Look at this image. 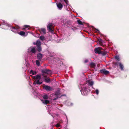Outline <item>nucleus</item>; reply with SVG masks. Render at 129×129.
I'll return each instance as SVG.
<instances>
[{"instance_id": "f257e3e1", "label": "nucleus", "mask_w": 129, "mask_h": 129, "mask_svg": "<svg viewBox=\"0 0 129 129\" xmlns=\"http://www.w3.org/2000/svg\"><path fill=\"white\" fill-rule=\"evenodd\" d=\"M32 78L35 80V81L34 83L35 85L36 84V83L37 84H40L42 83V82H40V80L41 79V76L39 75H37L36 76H32Z\"/></svg>"}, {"instance_id": "f03ea898", "label": "nucleus", "mask_w": 129, "mask_h": 129, "mask_svg": "<svg viewBox=\"0 0 129 129\" xmlns=\"http://www.w3.org/2000/svg\"><path fill=\"white\" fill-rule=\"evenodd\" d=\"M80 84L82 86L81 87V91L82 94L83 95H86L87 92V88L85 85H83L81 84Z\"/></svg>"}, {"instance_id": "7ed1b4c3", "label": "nucleus", "mask_w": 129, "mask_h": 129, "mask_svg": "<svg viewBox=\"0 0 129 129\" xmlns=\"http://www.w3.org/2000/svg\"><path fill=\"white\" fill-rule=\"evenodd\" d=\"M42 75L44 77H46L48 75L52 73L51 71L49 70H45L42 71Z\"/></svg>"}, {"instance_id": "20e7f679", "label": "nucleus", "mask_w": 129, "mask_h": 129, "mask_svg": "<svg viewBox=\"0 0 129 129\" xmlns=\"http://www.w3.org/2000/svg\"><path fill=\"white\" fill-rule=\"evenodd\" d=\"M54 27L53 24L52 23H50L47 26V29L50 32L52 33L54 32L52 30V29Z\"/></svg>"}, {"instance_id": "39448f33", "label": "nucleus", "mask_w": 129, "mask_h": 129, "mask_svg": "<svg viewBox=\"0 0 129 129\" xmlns=\"http://www.w3.org/2000/svg\"><path fill=\"white\" fill-rule=\"evenodd\" d=\"M41 44V43L40 41L38 40L37 41L36 45L38 48V51L39 52H40L41 51V48L40 46Z\"/></svg>"}, {"instance_id": "423d86ee", "label": "nucleus", "mask_w": 129, "mask_h": 129, "mask_svg": "<svg viewBox=\"0 0 129 129\" xmlns=\"http://www.w3.org/2000/svg\"><path fill=\"white\" fill-rule=\"evenodd\" d=\"M102 49L100 47L96 48L94 49V51L95 53L100 54L101 53V50Z\"/></svg>"}, {"instance_id": "0eeeda50", "label": "nucleus", "mask_w": 129, "mask_h": 129, "mask_svg": "<svg viewBox=\"0 0 129 129\" xmlns=\"http://www.w3.org/2000/svg\"><path fill=\"white\" fill-rule=\"evenodd\" d=\"M28 51L31 52L33 53H35L36 52L35 48L33 47H31L28 49Z\"/></svg>"}, {"instance_id": "6e6552de", "label": "nucleus", "mask_w": 129, "mask_h": 129, "mask_svg": "<svg viewBox=\"0 0 129 129\" xmlns=\"http://www.w3.org/2000/svg\"><path fill=\"white\" fill-rule=\"evenodd\" d=\"M43 87L46 90L48 91L51 90L52 89L51 87L47 85H45Z\"/></svg>"}, {"instance_id": "1a4fd4ad", "label": "nucleus", "mask_w": 129, "mask_h": 129, "mask_svg": "<svg viewBox=\"0 0 129 129\" xmlns=\"http://www.w3.org/2000/svg\"><path fill=\"white\" fill-rule=\"evenodd\" d=\"M40 33L43 34H45L46 33V29L45 28H42L39 29Z\"/></svg>"}, {"instance_id": "9d476101", "label": "nucleus", "mask_w": 129, "mask_h": 129, "mask_svg": "<svg viewBox=\"0 0 129 129\" xmlns=\"http://www.w3.org/2000/svg\"><path fill=\"white\" fill-rule=\"evenodd\" d=\"M57 6L59 10H61L63 7L62 5L60 3H57Z\"/></svg>"}, {"instance_id": "9b49d317", "label": "nucleus", "mask_w": 129, "mask_h": 129, "mask_svg": "<svg viewBox=\"0 0 129 129\" xmlns=\"http://www.w3.org/2000/svg\"><path fill=\"white\" fill-rule=\"evenodd\" d=\"M100 72L101 73L104 74L105 75L108 74L109 73V72L108 71L106 70L105 69L101 70Z\"/></svg>"}, {"instance_id": "f8f14e48", "label": "nucleus", "mask_w": 129, "mask_h": 129, "mask_svg": "<svg viewBox=\"0 0 129 129\" xmlns=\"http://www.w3.org/2000/svg\"><path fill=\"white\" fill-rule=\"evenodd\" d=\"M19 28V26H17L16 27H12L11 28V30L13 32H15Z\"/></svg>"}, {"instance_id": "ddd939ff", "label": "nucleus", "mask_w": 129, "mask_h": 129, "mask_svg": "<svg viewBox=\"0 0 129 129\" xmlns=\"http://www.w3.org/2000/svg\"><path fill=\"white\" fill-rule=\"evenodd\" d=\"M20 35L22 36H26L27 35V33L26 34V35L25 36L24 35L25 34V33L23 31H20L19 34Z\"/></svg>"}, {"instance_id": "4468645a", "label": "nucleus", "mask_w": 129, "mask_h": 129, "mask_svg": "<svg viewBox=\"0 0 129 129\" xmlns=\"http://www.w3.org/2000/svg\"><path fill=\"white\" fill-rule=\"evenodd\" d=\"M38 58L39 59H40L42 58V55L40 53L38 54L37 55Z\"/></svg>"}, {"instance_id": "2eb2a0df", "label": "nucleus", "mask_w": 129, "mask_h": 129, "mask_svg": "<svg viewBox=\"0 0 129 129\" xmlns=\"http://www.w3.org/2000/svg\"><path fill=\"white\" fill-rule=\"evenodd\" d=\"M87 82L88 83V85L90 86H92L93 84V82L92 81H87Z\"/></svg>"}, {"instance_id": "dca6fc26", "label": "nucleus", "mask_w": 129, "mask_h": 129, "mask_svg": "<svg viewBox=\"0 0 129 129\" xmlns=\"http://www.w3.org/2000/svg\"><path fill=\"white\" fill-rule=\"evenodd\" d=\"M118 64L119 65V66H120V67L121 69L122 70H123V65L120 62L119 63H118Z\"/></svg>"}, {"instance_id": "f3484780", "label": "nucleus", "mask_w": 129, "mask_h": 129, "mask_svg": "<svg viewBox=\"0 0 129 129\" xmlns=\"http://www.w3.org/2000/svg\"><path fill=\"white\" fill-rule=\"evenodd\" d=\"M45 78V81L46 82H49L50 80V78H46V77H44Z\"/></svg>"}, {"instance_id": "a211bd4d", "label": "nucleus", "mask_w": 129, "mask_h": 129, "mask_svg": "<svg viewBox=\"0 0 129 129\" xmlns=\"http://www.w3.org/2000/svg\"><path fill=\"white\" fill-rule=\"evenodd\" d=\"M30 74H32L33 75H35L36 74L37 72L36 71H33L32 70H31L29 72Z\"/></svg>"}, {"instance_id": "6ab92c4d", "label": "nucleus", "mask_w": 129, "mask_h": 129, "mask_svg": "<svg viewBox=\"0 0 129 129\" xmlns=\"http://www.w3.org/2000/svg\"><path fill=\"white\" fill-rule=\"evenodd\" d=\"M49 101L48 100H46L45 101H43V103L46 104H48L49 103Z\"/></svg>"}, {"instance_id": "aec40b11", "label": "nucleus", "mask_w": 129, "mask_h": 129, "mask_svg": "<svg viewBox=\"0 0 129 129\" xmlns=\"http://www.w3.org/2000/svg\"><path fill=\"white\" fill-rule=\"evenodd\" d=\"M48 96L47 95H45L43 96V98L45 99H47L48 98Z\"/></svg>"}, {"instance_id": "412c9836", "label": "nucleus", "mask_w": 129, "mask_h": 129, "mask_svg": "<svg viewBox=\"0 0 129 129\" xmlns=\"http://www.w3.org/2000/svg\"><path fill=\"white\" fill-rule=\"evenodd\" d=\"M90 66L92 68H94L95 66V64L93 63H91L90 64Z\"/></svg>"}, {"instance_id": "4be33fe9", "label": "nucleus", "mask_w": 129, "mask_h": 129, "mask_svg": "<svg viewBox=\"0 0 129 129\" xmlns=\"http://www.w3.org/2000/svg\"><path fill=\"white\" fill-rule=\"evenodd\" d=\"M93 31L95 32H96L98 33H99V31L98 29H93Z\"/></svg>"}, {"instance_id": "5701e85b", "label": "nucleus", "mask_w": 129, "mask_h": 129, "mask_svg": "<svg viewBox=\"0 0 129 129\" xmlns=\"http://www.w3.org/2000/svg\"><path fill=\"white\" fill-rule=\"evenodd\" d=\"M36 63L37 65L38 66H39L40 65V62L38 60H36Z\"/></svg>"}, {"instance_id": "b1692460", "label": "nucleus", "mask_w": 129, "mask_h": 129, "mask_svg": "<svg viewBox=\"0 0 129 129\" xmlns=\"http://www.w3.org/2000/svg\"><path fill=\"white\" fill-rule=\"evenodd\" d=\"M115 58L118 61H119V57L118 56H115Z\"/></svg>"}, {"instance_id": "393cba45", "label": "nucleus", "mask_w": 129, "mask_h": 129, "mask_svg": "<svg viewBox=\"0 0 129 129\" xmlns=\"http://www.w3.org/2000/svg\"><path fill=\"white\" fill-rule=\"evenodd\" d=\"M77 22L79 24H82V22L79 20H77Z\"/></svg>"}, {"instance_id": "a878e982", "label": "nucleus", "mask_w": 129, "mask_h": 129, "mask_svg": "<svg viewBox=\"0 0 129 129\" xmlns=\"http://www.w3.org/2000/svg\"><path fill=\"white\" fill-rule=\"evenodd\" d=\"M24 27H25V28H23V30L25 28H28V27H29V26L27 25H25L24 26Z\"/></svg>"}, {"instance_id": "bb28decb", "label": "nucleus", "mask_w": 129, "mask_h": 129, "mask_svg": "<svg viewBox=\"0 0 129 129\" xmlns=\"http://www.w3.org/2000/svg\"><path fill=\"white\" fill-rule=\"evenodd\" d=\"M40 38L42 40H43L44 39V38L43 36H41L40 37Z\"/></svg>"}, {"instance_id": "cd10ccee", "label": "nucleus", "mask_w": 129, "mask_h": 129, "mask_svg": "<svg viewBox=\"0 0 129 129\" xmlns=\"http://www.w3.org/2000/svg\"><path fill=\"white\" fill-rule=\"evenodd\" d=\"M95 93L97 94H98L99 93V91L98 90L96 89L95 90Z\"/></svg>"}, {"instance_id": "c85d7f7f", "label": "nucleus", "mask_w": 129, "mask_h": 129, "mask_svg": "<svg viewBox=\"0 0 129 129\" xmlns=\"http://www.w3.org/2000/svg\"><path fill=\"white\" fill-rule=\"evenodd\" d=\"M64 2H65V3L67 4V5H68V0H63Z\"/></svg>"}, {"instance_id": "c756f323", "label": "nucleus", "mask_w": 129, "mask_h": 129, "mask_svg": "<svg viewBox=\"0 0 129 129\" xmlns=\"http://www.w3.org/2000/svg\"><path fill=\"white\" fill-rule=\"evenodd\" d=\"M59 94L60 93H57V92H56L55 93V95L57 96H58L59 95Z\"/></svg>"}, {"instance_id": "7c9ffc66", "label": "nucleus", "mask_w": 129, "mask_h": 129, "mask_svg": "<svg viewBox=\"0 0 129 129\" xmlns=\"http://www.w3.org/2000/svg\"><path fill=\"white\" fill-rule=\"evenodd\" d=\"M56 126L57 127H58L60 126V125L59 124H56Z\"/></svg>"}, {"instance_id": "2f4dec72", "label": "nucleus", "mask_w": 129, "mask_h": 129, "mask_svg": "<svg viewBox=\"0 0 129 129\" xmlns=\"http://www.w3.org/2000/svg\"><path fill=\"white\" fill-rule=\"evenodd\" d=\"M99 41H100V42H101H101H102V40H101V39H99Z\"/></svg>"}, {"instance_id": "473e14b6", "label": "nucleus", "mask_w": 129, "mask_h": 129, "mask_svg": "<svg viewBox=\"0 0 129 129\" xmlns=\"http://www.w3.org/2000/svg\"><path fill=\"white\" fill-rule=\"evenodd\" d=\"M87 61H88V60H86L85 61V62H87Z\"/></svg>"}, {"instance_id": "72a5a7b5", "label": "nucleus", "mask_w": 129, "mask_h": 129, "mask_svg": "<svg viewBox=\"0 0 129 129\" xmlns=\"http://www.w3.org/2000/svg\"><path fill=\"white\" fill-rule=\"evenodd\" d=\"M59 1H60V2H61L62 1V0H59Z\"/></svg>"}, {"instance_id": "f704fd0d", "label": "nucleus", "mask_w": 129, "mask_h": 129, "mask_svg": "<svg viewBox=\"0 0 129 129\" xmlns=\"http://www.w3.org/2000/svg\"><path fill=\"white\" fill-rule=\"evenodd\" d=\"M34 44L35 45V43H34Z\"/></svg>"}, {"instance_id": "c9c22d12", "label": "nucleus", "mask_w": 129, "mask_h": 129, "mask_svg": "<svg viewBox=\"0 0 129 129\" xmlns=\"http://www.w3.org/2000/svg\"><path fill=\"white\" fill-rule=\"evenodd\" d=\"M116 65H118V64L117 63H116Z\"/></svg>"}]
</instances>
